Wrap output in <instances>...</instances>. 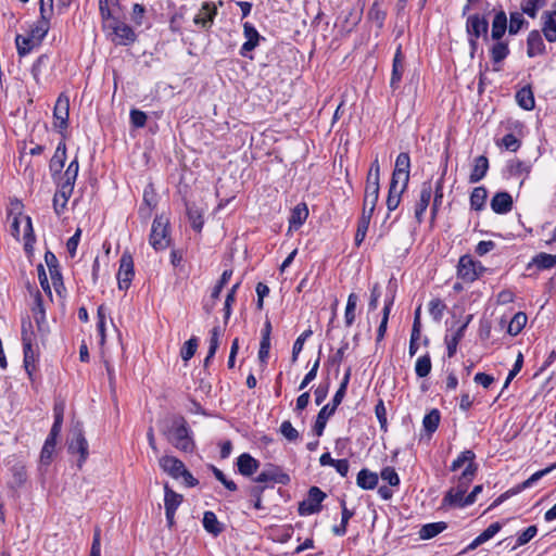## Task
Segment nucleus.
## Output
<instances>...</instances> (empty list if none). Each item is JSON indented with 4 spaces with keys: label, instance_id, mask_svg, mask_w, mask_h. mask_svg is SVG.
I'll return each mask as SVG.
<instances>
[{
    "label": "nucleus",
    "instance_id": "1",
    "mask_svg": "<svg viewBox=\"0 0 556 556\" xmlns=\"http://www.w3.org/2000/svg\"><path fill=\"white\" fill-rule=\"evenodd\" d=\"M494 16L491 24V35L489 39L493 40V45L489 49L491 61L494 64L502 63L510 53L507 40H504L507 30V15L506 12L500 9H493Z\"/></svg>",
    "mask_w": 556,
    "mask_h": 556
},
{
    "label": "nucleus",
    "instance_id": "2",
    "mask_svg": "<svg viewBox=\"0 0 556 556\" xmlns=\"http://www.w3.org/2000/svg\"><path fill=\"white\" fill-rule=\"evenodd\" d=\"M162 433L176 450L184 453L194 452L195 442L193 431L184 416H174L170 424L162 429Z\"/></svg>",
    "mask_w": 556,
    "mask_h": 556
},
{
    "label": "nucleus",
    "instance_id": "3",
    "mask_svg": "<svg viewBox=\"0 0 556 556\" xmlns=\"http://www.w3.org/2000/svg\"><path fill=\"white\" fill-rule=\"evenodd\" d=\"M79 164L75 157L67 166L66 170L56 175L58 190L53 197V208L58 216H60L66 208L67 202L73 193L75 181L78 176Z\"/></svg>",
    "mask_w": 556,
    "mask_h": 556
},
{
    "label": "nucleus",
    "instance_id": "4",
    "mask_svg": "<svg viewBox=\"0 0 556 556\" xmlns=\"http://www.w3.org/2000/svg\"><path fill=\"white\" fill-rule=\"evenodd\" d=\"M473 478H471V470L463 471L456 478V485L450 488L443 496L442 506L443 507H458L464 508L468 505H465L466 493L468 491L469 484L472 482Z\"/></svg>",
    "mask_w": 556,
    "mask_h": 556
},
{
    "label": "nucleus",
    "instance_id": "5",
    "mask_svg": "<svg viewBox=\"0 0 556 556\" xmlns=\"http://www.w3.org/2000/svg\"><path fill=\"white\" fill-rule=\"evenodd\" d=\"M554 469H556V463L552 464L551 466L539 470L531 475L527 480L523 482L513 486L511 489L507 490L506 492L502 493L498 497H496L493 503L489 506L486 510H492L495 507L500 506L502 503H504L509 497L522 492L523 490L531 488L535 482H538L540 479L552 472Z\"/></svg>",
    "mask_w": 556,
    "mask_h": 556
},
{
    "label": "nucleus",
    "instance_id": "6",
    "mask_svg": "<svg viewBox=\"0 0 556 556\" xmlns=\"http://www.w3.org/2000/svg\"><path fill=\"white\" fill-rule=\"evenodd\" d=\"M168 224V218L163 215L153 219L149 241L156 251L165 250L169 244Z\"/></svg>",
    "mask_w": 556,
    "mask_h": 556
},
{
    "label": "nucleus",
    "instance_id": "7",
    "mask_svg": "<svg viewBox=\"0 0 556 556\" xmlns=\"http://www.w3.org/2000/svg\"><path fill=\"white\" fill-rule=\"evenodd\" d=\"M343 397L344 394H342V390H337L331 403L321 407L313 426V431L317 437L323 435L328 419L336 413L337 407L341 404Z\"/></svg>",
    "mask_w": 556,
    "mask_h": 556
},
{
    "label": "nucleus",
    "instance_id": "8",
    "mask_svg": "<svg viewBox=\"0 0 556 556\" xmlns=\"http://www.w3.org/2000/svg\"><path fill=\"white\" fill-rule=\"evenodd\" d=\"M326 497L327 494L318 486L309 488L307 497L299 503V514L301 516L318 514L323 508L321 503Z\"/></svg>",
    "mask_w": 556,
    "mask_h": 556
},
{
    "label": "nucleus",
    "instance_id": "9",
    "mask_svg": "<svg viewBox=\"0 0 556 556\" xmlns=\"http://www.w3.org/2000/svg\"><path fill=\"white\" fill-rule=\"evenodd\" d=\"M108 27L112 30V41L116 45L129 46L137 40L134 29L118 18H112V23Z\"/></svg>",
    "mask_w": 556,
    "mask_h": 556
},
{
    "label": "nucleus",
    "instance_id": "10",
    "mask_svg": "<svg viewBox=\"0 0 556 556\" xmlns=\"http://www.w3.org/2000/svg\"><path fill=\"white\" fill-rule=\"evenodd\" d=\"M135 276L134 260L129 252H124L119 260V267L116 275L119 290H128Z\"/></svg>",
    "mask_w": 556,
    "mask_h": 556
},
{
    "label": "nucleus",
    "instance_id": "11",
    "mask_svg": "<svg viewBox=\"0 0 556 556\" xmlns=\"http://www.w3.org/2000/svg\"><path fill=\"white\" fill-rule=\"evenodd\" d=\"M465 26L467 37L483 38L484 41L489 40V21L486 16L478 13L468 15Z\"/></svg>",
    "mask_w": 556,
    "mask_h": 556
},
{
    "label": "nucleus",
    "instance_id": "12",
    "mask_svg": "<svg viewBox=\"0 0 556 556\" xmlns=\"http://www.w3.org/2000/svg\"><path fill=\"white\" fill-rule=\"evenodd\" d=\"M182 500V495L172 490L167 482L164 484V507L168 528L175 525V514Z\"/></svg>",
    "mask_w": 556,
    "mask_h": 556
},
{
    "label": "nucleus",
    "instance_id": "13",
    "mask_svg": "<svg viewBox=\"0 0 556 556\" xmlns=\"http://www.w3.org/2000/svg\"><path fill=\"white\" fill-rule=\"evenodd\" d=\"M409 169L410 157L408 153L401 152L395 160V166L390 182L400 184L403 188H407L409 181Z\"/></svg>",
    "mask_w": 556,
    "mask_h": 556
},
{
    "label": "nucleus",
    "instance_id": "14",
    "mask_svg": "<svg viewBox=\"0 0 556 556\" xmlns=\"http://www.w3.org/2000/svg\"><path fill=\"white\" fill-rule=\"evenodd\" d=\"M70 116V98L64 93H61L56 99L53 117L55 119L54 126L61 131L68 127Z\"/></svg>",
    "mask_w": 556,
    "mask_h": 556
},
{
    "label": "nucleus",
    "instance_id": "15",
    "mask_svg": "<svg viewBox=\"0 0 556 556\" xmlns=\"http://www.w3.org/2000/svg\"><path fill=\"white\" fill-rule=\"evenodd\" d=\"M68 452L73 455L78 454V467L80 468L89 455L88 442L80 429L73 432L68 443Z\"/></svg>",
    "mask_w": 556,
    "mask_h": 556
},
{
    "label": "nucleus",
    "instance_id": "16",
    "mask_svg": "<svg viewBox=\"0 0 556 556\" xmlns=\"http://www.w3.org/2000/svg\"><path fill=\"white\" fill-rule=\"evenodd\" d=\"M433 193V186L431 180L424 181L420 188L419 200L415 205V218L418 224H421L424 214L430 204Z\"/></svg>",
    "mask_w": 556,
    "mask_h": 556
},
{
    "label": "nucleus",
    "instance_id": "17",
    "mask_svg": "<svg viewBox=\"0 0 556 556\" xmlns=\"http://www.w3.org/2000/svg\"><path fill=\"white\" fill-rule=\"evenodd\" d=\"M475 459L476 454L473 451L465 450L452 462L450 470L455 472L463 466H466L463 471L471 470V478H475L478 471V465L475 463Z\"/></svg>",
    "mask_w": 556,
    "mask_h": 556
},
{
    "label": "nucleus",
    "instance_id": "18",
    "mask_svg": "<svg viewBox=\"0 0 556 556\" xmlns=\"http://www.w3.org/2000/svg\"><path fill=\"white\" fill-rule=\"evenodd\" d=\"M243 35L247 40L240 48V55L252 59V56L249 53L258 46L261 35L258 34L256 28L249 22L243 24Z\"/></svg>",
    "mask_w": 556,
    "mask_h": 556
},
{
    "label": "nucleus",
    "instance_id": "19",
    "mask_svg": "<svg viewBox=\"0 0 556 556\" xmlns=\"http://www.w3.org/2000/svg\"><path fill=\"white\" fill-rule=\"evenodd\" d=\"M404 54L402 52V46L399 45L396 48L393 62H392V72H391V78H390V88L395 91L400 88L402 77L404 74Z\"/></svg>",
    "mask_w": 556,
    "mask_h": 556
},
{
    "label": "nucleus",
    "instance_id": "20",
    "mask_svg": "<svg viewBox=\"0 0 556 556\" xmlns=\"http://www.w3.org/2000/svg\"><path fill=\"white\" fill-rule=\"evenodd\" d=\"M457 275L460 279L466 282H472L479 278V271H477V262L469 255H463L459 258Z\"/></svg>",
    "mask_w": 556,
    "mask_h": 556
},
{
    "label": "nucleus",
    "instance_id": "21",
    "mask_svg": "<svg viewBox=\"0 0 556 556\" xmlns=\"http://www.w3.org/2000/svg\"><path fill=\"white\" fill-rule=\"evenodd\" d=\"M160 468L173 479H179L185 464L175 456L164 455L159 459Z\"/></svg>",
    "mask_w": 556,
    "mask_h": 556
},
{
    "label": "nucleus",
    "instance_id": "22",
    "mask_svg": "<svg viewBox=\"0 0 556 556\" xmlns=\"http://www.w3.org/2000/svg\"><path fill=\"white\" fill-rule=\"evenodd\" d=\"M257 483L275 482L280 484H287L290 481V477L282 472L278 467L270 466L263 470L255 479Z\"/></svg>",
    "mask_w": 556,
    "mask_h": 556
},
{
    "label": "nucleus",
    "instance_id": "23",
    "mask_svg": "<svg viewBox=\"0 0 556 556\" xmlns=\"http://www.w3.org/2000/svg\"><path fill=\"white\" fill-rule=\"evenodd\" d=\"M66 161V144L61 141L50 160L49 169L53 180H56V175H60Z\"/></svg>",
    "mask_w": 556,
    "mask_h": 556
},
{
    "label": "nucleus",
    "instance_id": "24",
    "mask_svg": "<svg viewBox=\"0 0 556 556\" xmlns=\"http://www.w3.org/2000/svg\"><path fill=\"white\" fill-rule=\"evenodd\" d=\"M217 14V9L212 2H204L199 14L193 18L195 25L202 28H210L213 24L214 17Z\"/></svg>",
    "mask_w": 556,
    "mask_h": 556
},
{
    "label": "nucleus",
    "instance_id": "25",
    "mask_svg": "<svg viewBox=\"0 0 556 556\" xmlns=\"http://www.w3.org/2000/svg\"><path fill=\"white\" fill-rule=\"evenodd\" d=\"M545 53V43L541 33L536 29L531 30L527 38V55L534 58Z\"/></svg>",
    "mask_w": 556,
    "mask_h": 556
},
{
    "label": "nucleus",
    "instance_id": "26",
    "mask_svg": "<svg viewBox=\"0 0 556 556\" xmlns=\"http://www.w3.org/2000/svg\"><path fill=\"white\" fill-rule=\"evenodd\" d=\"M238 472L244 477H251L260 468V462L249 453H242L237 458Z\"/></svg>",
    "mask_w": 556,
    "mask_h": 556
},
{
    "label": "nucleus",
    "instance_id": "27",
    "mask_svg": "<svg viewBox=\"0 0 556 556\" xmlns=\"http://www.w3.org/2000/svg\"><path fill=\"white\" fill-rule=\"evenodd\" d=\"M490 205L494 213L506 214L513 208V198L508 192H497L493 195Z\"/></svg>",
    "mask_w": 556,
    "mask_h": 556
},
{
    "label": "nucleus",
    "instance_id": "28",
    "mask_svg": "<svg viewBox=\"0 0 556 556\" xmlns=\"http://www.w3.org/2000/svg\"><path fill=\"white\" fill-rule=\"evenodd\" d=\"M378 481V475L367 468L361 469L356 477V484L363 490H374L377 488Z\"/></svg>",
    "mask_w": 556,
    "mask_h": 556
},
{
    "label": "nucleus",
    "instance_id": "29",
    "mask_svg": "<svg viewBox=\"0 0 556 556\" xmlns=\"http://www.w3.org/2000/svg\"><path fill=\"white\" fill-rule=\"evenodd\" d=\"M363 17V7L351 8L341 23V30L345 34H350L359 24Z\"/></svg>",
    "mask_w": 556,
    "mask_h": 556
},
{
    "label": "nucleus",
    "instance_id": "30",
    "mask_svg": "<svg viewBox=\"0 0 556 556\" xmlns=\"http://www.w3.org/2000/svg\"><path fill=\"white\" fill-rule=\"evenodd\" d=\"M542 33L548 42L556 41V11L544 12Z\"/></svg>",
    "mask_w": 556,
    "mask_h": 556
},
{
    "label": "nucleus",
    "instance_id": "31",
    "mask_svg": "<svg viewBox=\"0 0 556 556\" xmlns=\"http://www.w3.org/2000/svg\"><path fill=\"white\" fill-rule=\"evenodd\" d=\"M50 27V20L38 17V20L30 26L28 34L36 40L37 45H40L48 35Z\"/></svg>",
    "mask_w": 556,
    "mask_h": 556
},
{
    "label": "nucleus",
    "instance_id": "32",
    "mask_svg": "<svg viewBox=\"0 0 556 556\" xmlns=\"http://www.w3.org/2000/svg\"><path fill=\"white\" fill-rule=\"evenodd\" d=\"M516 102L526 110L532 111L535 108V99L531 86H525L516 92Z\"/></svg>",
    "mask_w": 556,
    "mask_h": 556
},
{
    "label": "nucleus",
    "instance_id": "33",
    "mask_svg": "<svg viewBox=\"0 0 556 556\" xmlns=\"http://www.w3.org/2000/svg\"><path fill=\"white\" fill-rule=\"evenodd\" d=\"M307 216L308 208L305 203L294 206L289 217V229L298 230L304 224Z\"/></svg>",
    "mask_w": 556,
    "mask_h": 556
},
{
    "label": "nucleus",
    "instance_id": "34",
    "mask_svg": "<svg viewBox=\"0 0 556 556\" xmlns=\"http://www.w3.org/2000/svg\"><path fill=\"white\" fill-rule=\"evenodd\" d=\"M489 169V160L484 155H480L476 157L473 168L469 176V181L471 184L479 182L484 178Z\"/></svg>",
    "mask_w": 556,
    "mask_h": 556
},
{
    "label": "nucleus",
    "instance_id": "35",
    "mask_svg": "<svg viewBox=\"0 0 556 556\" xmlns=\"http://www.w3.org/2000/svg\"><path fill=\"white\" fill-rule=\"evenodd\" d=\"M381 0H375L367 13V20L376 24L378 29H382L387 18V11L381 8Z\"/></svg>",
    "mask_w": 556,
    "mask_h": 556
},
{
    "label": "nucleus",
    "instance_id": "36",
    "mask_svg": "<svg viewBox=\"0 0 556 556\" xmlns=\"http://www.w3.org/2000/svg\"><path fill=\"white\" fill-rule=\"evenodd\" d=\"M393 303H394V296H390L384 300V305H383V309H382V319L377 329V337H376L377 343L382 341L386 336L387 328H388V320H389V316H390Z\"/></svg>",
    "mask_w": 556,
    "mask_h": 556
},
{
    "label": "nucleus",
    "instance_id": "37",
    "mask_svg": "<svg viewBox=\"0 0 556 556\" xmlns=\"http://www.w3.org/2000/svg\"><path fill=\"white\" fill-rule=\"evenodd\" d=\"M341 506V522L338 526L332 528V532L334 535L343 536L346 533L349 520L354 516V511L350 510L346 507V502L344 498L340 501Z\"/></svg>",
    "mask_w": 556,
    "mask_h": 556
},
{
    "label": "nucleus",
    "instance_id": "38",
    "mask_svg": "<svg viewBox=\"0 0 556 556\" xmlns=\"http://www.w3.org/2000/svg\"><path fill=\"white\" fill-rule=\"evenodd\" d=\"M202 523L205 531L214 536H217L224 530V526L218 521L215 513L211 510L204 513Z\"/></svg>",
    "mask_w": 556,
    "mask_h": 556
},
{
    "label": "nucleus",
    "instance_id": "39",
    "mask_svg": "<svg viewBox=\"0 0 556 556\" xmlns=\"http://www.w3.org/2000/svg\"><path fill=\"white\" fill-rule=\"evenodd\" d=\"M529 26V22L523 17V14L519 11L510 12L509 23L507 22V30L509 35H517L522 28Z\"/></svg>",
    "mask_w": 556,
    "mask_h": 556
},
{
    "label": "nucleus",
    "instance_id": "40",
    "mask_svg": "<svg viewBox=\"0 0 556 556\" xmlns=\"http://www.w3.org/2000/svg\"><path fill=\"white\" fill-rule=\"evenodd\" d=\"M405 190L406 188H403L402 185L390 182L389 193L387 198V207L389 212H392L395 208H397L401 202V195Z\"/></svg>",
    "mask_w": 556,
    "mask_h": 556
},
{
    "label": "nucleus",
    "instance_id": "41",
    "mask_svg": "<svg viewBox=\"0 0 556 556\" xmlns=\"http://www.w3.org/2000/svg\"><path fill=\"white\" fill-rule=\"evenodd\" d=\"M187 216L192 229L200 232L204 225L203 211L193 204H187Z\"/></svg>",
    "mask_w": 556,
    "mask_h": 556
},
{
    "label": "nucleus",
    "instance_id": "42",
    "mask_svg": "<svg viewBox=\"0 0 556 556\" xmlns=\"http://www.w3.org/2000/svg\"><path fill=\"white\" fill-rule=\"evenodd\" d=\"M370 212H362V215L357 223V229L354 238L355 245L359 247L364 241L370 224Z\"/></svg>",
    "mask_w": 556,
    "mask_h": 556
},
{
    "label": "nucleus",
    "instance_id": "43",
    "mask_svg": "<svg viewBox=\"0 0 556 556\" xmlns=\"http://www.w3.org/2000/svg\"><path fill=\"white\" fill-rule=\"evenodd\" d=\"M446 528L447 525L444 521L427 523L419 530V536L421 540H430L443 532Z\"/></svg>",
    "mask_w": 556,
    "mask_h": 556
},
{
    "label": "nucleus",
    "instance_id": "44",
    "mask_svg": "<svg viewBox=\"0 0 556 556\" xmlns=\"http://www.w3.org/2000/svg\"><path fill=\"white\" fill-rule=\"evenodd\" d=\"M15 45L17 54L20 56H26L31 50L37 47L36 40L28 34L27 36L16 35Z\"/></svg>",
    "mask_w": 556,
    "mask_h": 556
},
{
    "label": "nucleus",
    "instance_id": "45",
    "mask_svg": "<svg viewBox=\"0 0 556 556\" xmlns=\"http://www.w3.org/2000/svg\"><path fill=\"white\" fill-rule=\"evenodd\" d=\"M468 321L463 324L451 337H445L447 356L453 357L457 351V345L465 334Z\"/></svg>",
    "mask_w": 556,
    "mask_h": 556
},
{
    "label": "nucleus",
    "instance_id": "46",
    "mask_svg": "<svg viewBox=\"0 0 556 556\" xmlns=\"http://www.w3.org/2000/svg\"><path fill=\"white\" fill-rule=\"evenodd\" d=\"M379 198V189L374 188V185L371 184L369 187H365V194H364V202H363V211H369L370 217L374 214L376 204L378 202Z\"/></svg>",
    "mask_w": 556,
    "mask_h": 556
},
{
    "label": "nucleus",
    "instance_id": "47",
    "mask_svg": "<svg viewBox=\"0 0 556 556\" xmlns=\"http://www.w3.org/2000/svg\"><path fill=\"white\" fill-rule=\"evenodd\" d=\"M12 480L9 482V486L17 489L22 486L27 480L26 468L23 464L17 463L11 468Z\"/></svg>",
    "mask_w": 556,
    "mask_h": 556
},
{
    "label": "nucleus",
    "instance_id": "48",
    "mask_svg": "<svg viewBox=\"0 0 556 556\" xmlns=\"http://www.w3.org/2000/svg\"><path fill=\"white\" fill-rule=\"evenodd\" d=\"M488 191L484 187H476L470 194V206L475 211H481L486 201Z\"/></svg>",
    "mask_w": 556,
    "mask_h": 556
},
{
    "label": "nucleus",
    "instance_id": "49",
    "mask_svg": "<svg viewBox=\"0 0 556 556\" xmlns=\"http://www.w3.org/2000/svg\"><path fill=\"white\" fill-rule=\"evenodd\" d=\"M23 352H24V367L27 374L30 376L33 369L35 368V362H36V352L33 349V342H29L28 339H25V343L23 344Z\"/></svg>",
    "mask_w": 556,
    "mask_h": 556
},
{
    "label": "nucleus",
    "instance_id": "50",
    "mask_svg": "<svg viewBox=\"0 0 556 556\" xmlns=\"http://www.w3.org/2000/svg\"><path fill=\"white\" fill-rule=\"evenodd\" d=\"M535 265L539 269H549L556 265V255L547 253H539L532 258L530 265Z\"/></svg>",
    "mask_w": 556,
    "mask_h": 556
},
{
    "label": "nucleus",
    "instance_id": "51",
    "mask_svg": "<svg viewBox=\"0 0 556 556\" xmlns=\"http://www.w3.org/2000/svg\"><path fill=\"white\" fill-rule=\"evenodd\" d=\"M432 364L429 353L419 356L415 364V372L418 378H425L431 372Z\"/></svg>",
    "mask_w": 556,
    "mask_h": 556
},
{
    "label": "nucleus",
    "instance_id": "52",
    "mask_svg": "<svg viewBox=\"0 0 556 556\" xmlns=\"http://www.w3.org/2000/svg\"><path fill=\"white\" fill-rule=\"evenodd\" d=\"M358 296L355 293H350L346 301L345 312H344V321L346 327L353 325L355 320V309L357 306Z\"/></svg>",
    "mask_w": 556,
    "mask_h": 556
},
{
    "label": "nucleus",
    "instance_id": "53",
    "mask_svg": "<svg viewBox=\"0 0 556 556\" xmlns=\"http://www.w3.org/2000/svg\"><path fill=\"white\" fill-rule=\"evenodd\" d=\"M526 324H527V315L522 312H518L517 314H515V316L509 321L507 332L510 336H517L525 328Z\"/></svg>",
    "mask_w": 556,
    "mask_h": 556
},
{
    "label": "nucleus",
    "instance_id": "54",
    "mask_svg": "<svg viewBox=\"0 0 556 556\" xmlns=\"http://www.w3.org/2000/svg\"><path fill=\"white\" fill-rule=\"evenodd\" d=\"M440 417V412L435 408L424 417L422 426L429 434H432L438 429Z\"/></svg>",
    "mask_w": 556,
    "mask_h": 556
},
{
    "label": "nucleus",
    "instance_id": "55",
    "mask_svg": "<svg viewBox=\"0 0 556 556\" xmlns=\"http://www.w3.org/2000/svg\"><path fill=\"white\" fill-rule=\"evenodd\" d=\"M544 4L545 0H523L520 4L521 13L534 18Z\"/></svg>",
    "mask_w": 556,
    "mask_h": 556
},
{
    "label": "nucleus",
    "instance_id": "56",
    "mask_svg": "<svg viewBox=\"0 0 556 556\" xmlns=\"http://www.w3.org/2000/svg\"><path fill=\"white\" fill-rule=\"evenodd\" d=\"M443 184H444V173L437 180L435 186H434V198H433V203H432V206H431L432 217H435V215L438 213V210H439V206L442 203V199H443Z\"/></svg>",
    "mask_w": 556,
    "mask_h": 556
},
{
    "label": "nucleus",
    "instance_id": "57",
    "mask_svg": "<svg viewBox=\"0 0 556 556\" xmlns=\"http://www.w3.org/2000/svg\"><path fill=\"white\" fill-rule=\"evenodd\" d=\"M313 334V330L311 328L303 331L298 339L295 340L293 348H292V362L298 361V356L303 350L305 341Z\"/></svg>",
    "mask_w": 556,
    "mask_h": 556
},
{
    "label": "nucleus",
    "instance_id": "58",
    "mask_svg": "<svg viewBox=\"0 0 556 556\" xmlns=\"http://www.w3.org/2000/svg\"><path fill=\"white\" fill-rule=\"evenodd\" d=\"M33 313H34L35 320L38 324V327L40 328L41 323H43L46 320V312H45V307H43L42 298L39 292H37V294L35 296V306L33 307Z\"/></svg>",
    "mask_w": 556,
    "mask_h": 556
},
{
    "label": "nucleus",
    "instance_id": "59",
    "mask_svg": "<svg viewBox=\"0 0 556 556\" xmlns=\"http://www.w3.org/2000/svg\"><path fill=\"white\" fill-rule=\"evenodd\" d=\"M507 169L510 176H521L523 174H528L530 167L528 164L520 160H513L508 162Z\"/></svg>",
    "mask_w": 556,
    "mask_h": 556
},
{
    "label": "nucleus",
    "instance_id": "60",
    "mask_svg": "<svg viewBox=\"0 0 556 556\" xmlns=\"http://www.w3.org/2000/svg\"><path fill=\"white\" fill-rule=\"evenodd\" d=\"M446 308L444 302L440 299H433L429 303V313L437 321L441 320L443 313Z\"/></svg>",
    "mask_w": 556,
    "mask_h": 556
},
{
    "label": "nucleus",
    "instance_id": "61",
    "mask_svg": "<svg viewBox=\"0 0 556 556\" xmlns=\"http://www.w3.org/2000/svg\"><path fill=\"white\" fill-rule=\"evenodd\" d=\"M265 491L264 485H253L249 489V495L252 497L253 507L257 510L264 509L262 495Z\"/></svg>",
    "mask_w": 556,
    "mask_h": 556
},
{
    "label": "nucleus",
    "instance_id": "62",
    "mask_svg": "<svg viewBox=\"0 0 556 556\" xmlns=\"http://www.w3.org/2000/svg\"><path fill=\"white\" fill-rule=\"evenodd\" d=\"M380 477L391 486H399L401 483L400 477L393 467H384L380 472Z\"/></svg>",
    "mask_w": 556,
    "mask_h": 556
},
{
    "label": "nucleus",
    "instance_id": "63",
    "mask_svg": "<svg viewBox=\"0 0 556 556\" xmlns=\"http://www.w3.org/2000/svg\"><path fill=\"white\" fill-rule=\"evenodd\" d=\"M198 348V339L195 337L190 338L188 341L185 342L181 351L180 356L184 361H189L195 353Z\"/></svg>",
    "mask_w": 556,
    "mask_h": 556
},
{
    "label": "nucleus",
    "instance_id": "64",
    "mask_svg": "<svg viewBox=\"0 0 556 556\" xmlns=\"http://www.w3.org/2000/svg\"><path fill=\"white\" fill-rule=\"evenodd\" d=\"M498 144L508 151L516 152L520 148L521 141L510 132L506 134Z\"/></svg>",
    "mask_w": 556,
    "mask_h": 556
}]
</instances>
